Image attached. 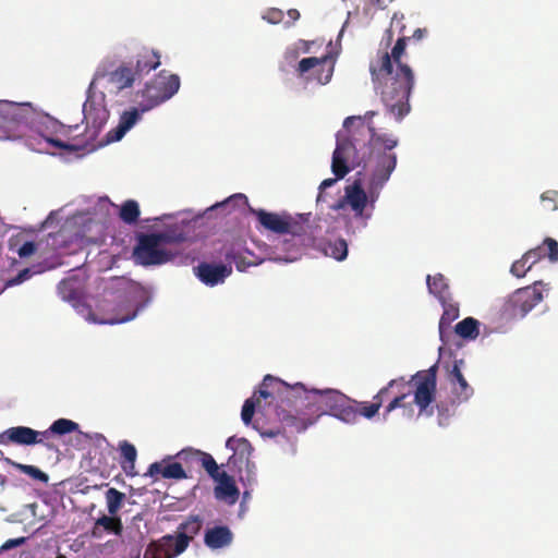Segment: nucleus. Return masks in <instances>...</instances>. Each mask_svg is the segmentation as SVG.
Wrapping results in <instances>:
<instances>
[{"instance_id": "obj_1", "label": "nucleus", "mask_w": 558, "mask_h": 558, "mask_svg": "<svg viewBox=\"0 0 558 558\" xmlns=\"http://www.w3.org/2000/svg\"><path fill=\"white\" fill-rule=\"evenodd\" d=\"M426 35V28H416L412 38L421 40ZM410 39L411 37L403 35L397 39L390 52L378 50L369 62L374 89L380 96L387 112L399 122L411 110L409 99L415 84L413 70L401 61Z\"/></svg>"}, {"instance_id": "obj_2", "label": "nucleus", "mask_w": 558, "mask_h": 558, "mask_svg": "<svg viewBox=\"0 0 558 558\" xmlns=\"http://www.w3.org/2000/svg\"><path fill=\"white\" fill-rule=\"evenodd\" d=\"M369 131L372 134L369 161L375 165L369 178L368 191L365 192L361 180L357 179L345 186L344 195L341 198L330 205V209L335 211L350 207L354 218L363 219L365 222L372 217L374 204L397 167V155L391 150L399 144L398 137L393 134L379 133L371 124Z\"/></svg>"}, {"instance_id": "obj_3", "label": "nucleus", "mask_w": 558, "mask_h": 558, "mask_svg": "<svg viewBox=\"0 0 558 558\" xmlns=\"http://www.w3.org/2000/svg\"><path fill=\"white\" fill-rule=\"evenodd\" d=\"M275 385L280 396L277 416L284 427L301 433L313 425L322 415H331L344 395L336 389H307L302 383L289 385L286 381L266 375L264 386Z\"/></svg>"}, {"instance_id": "obj_4", "label": "nucleus", "mask_w": 558, "mask_h": 558, "mask_svg": "<svg viewBox=\"0 0 558 558\" xmlns=\"http://www.w3.org/2000/svg\"><path fill=\"white\" fill-rule=\"evenodd\" d=\"M437 372L438 365L434 364L416 372L408 380L403 376L389 380L380 389V397L385 398V402L388 401L383 413L384 420L397 409L402 411L403 416L412 418L415 405L418 416H432L437 393Z\"/></svg>"}, {"instance_id": "obj_5", "label": "nucleus", "mask_w": 558, "mask_h": 558, "mask_svg": "<svg viewBox=\"0 0 558 558\" xmlns=\"http://www.w3.org/2000/svg\"><path fill=\"white\" fill-rule=\"evenodd\" d=\"M84 121L86 122V141L81 144L66 143L58 138H45L52 146L68 151H94L104 146V143H96L98 135L109 119V111L102 101H97L88 96L83 105Z\"/></svg>"}, {"instance_id": "obj_6", "label": "nucleus", "mask_w": 558, "mask_h": 558, "mask_svg": "<svg viewBox=\"0 0 558 558\" xmlns=\"http://www.w3.org/2000/svg\"><path fill=\"white\" fill-rule=\"evenodd\" d=\"M203 521L198 515H191L180 523L175 535L167 534L157 541L150 542L143 558H174L182 554L191 541L202 529Z\"/></svg>"}, {"instance_id": "obj_7", "label": "nucleus", "mask_w": 558, "mask_h": 558, "mask_svg": "<svg viewBox=\"0 0 558 558\" xmlns=\"http://www.w3.org/2000/svg\"><path fill=\"white\" fill-rule=\"evenodd\" d=\"M369 121L367 131H369ZM372 134H369L371 136ZM371 137L367 144L357 147L350 138H344L340 134L337 135V145L332 154L331 171L337 178H344L352 169L356 167L369 168L372 171L375 162L369 161Z\"/></svg>"}, {"instance_id": "obj_8", "label": "nucleus", "mask_w": 558, "mask_h": 558, "mask_svg": "<svg viewBox=\"0 0 558 558\" xmlns=\"http://www.w3.org/2000/svg\"><path fill=\"white\" fill-rule=\"evenodd\" d=\"M35 116L31 102L0 100V141L24 138Z\"/></svg>"}, {"instance_id": "obj_9", "label": "nucleus", "mask_w": 558, "mask_h": 558, "mask_svg": "<svg viewBox=\"0 0 558 558\" xmlns=\"http://www.w3.org/2000/svg\"><path fill=\"white\" fill-rule=\"evenodd\" d=\"M185 240L183 233L169 232L141 234L133 251L135 262L143 266L161 265L169 262L173 254L163 247L169 243H181Z\"/></svg>"}, {"instance_id": "obj_10", "label": "nucleus", "mask_w": 558, "mask_h": 558, "mask_svg": "<svg viewBox=\"0 0 558 558\" xmlns=\"http://www.w3.org/2000/svg\"><path fill=\"white\" fill-rule=\"evenodd\" d=\"M142 288L136 283H129L124 294L117 300H105L99 304V310L104 312L100 318H94L99 324H122L132 320L143 307L140 303Z\"/></svg>"}, {"instance_id": "obj_11", "label": "nucleus", "mask_w": 558, "mask_h": 558, "mask_svg": "<svg viewBox=\"0 0 558 558\" xmlns=\"http://www.w3.org/2000/svg\"><path fill=\"white\" fill-rule=\"evenodd\" d=\"M250 211L257 218L259 226L267 231L276 234H290L300 241L306 234L305 225L287 213L277 214L252 207H250Z\"/></svg>"}, {"instance_id": "obj_12", "label": "nucleus", "mask_w": 558, "mask_h": 558, "mask_svg": "<svg viewBox=\"0 0 558 558\" xmlns=\"http://www.w3.org/2000/svg\"><path fill=\"white\" fill-rule=\"evenodd\" d=\"M539 282H535L532 287H525L515 290L505 301L502 305V315L507 318H522L542 300L543 294L536 289Z\"/></svg>"}, {"instance_id": "obj_13", "label": "nucleus", "mask_w": 558, "mask_h": 558, "mask_svg": "<svg viewBox=\"0 0 558 558\" xmlns=\"http://www.w3.org/2000/svg\"><path fill=\"white\" fill-rule=\"evenodd\" d=\"M335 64L331 61L328 54L316 58L308 57L303 58L296 68V72L300 76L313 71V78L317 81V83L325 85L330 82L333 74Z\"/></svg>"}, {"instance_id": "obj_14", "label": "nucleus", "mask_w": 558, "mask_h": 558, "mask_svg": "<svg viewBox=\"0 0 558 558\" xmlns=\"http://www.w3.org/2000/svg\"><path fill=\"white\" fill-rule=\"evenodd\" d=\"M178 92L177 80H172L167 90L161 92L157 88V85L154 80L145 85V88L142 90L141 95L143 100L138 102L141 107V111H148L156 106L165 102L170 99Z\"/></svg>"}, {"instance_id": "obj_15", "label": "nucleus", "mask_w": 558, "mask_h": 558, "mask_svg": "<svg viewBox=\"0 0 558 558\" xmlns=\"http://www.w3.org/2000/svg\"><path fill=\"white\" fill-rule=\"evenodd\" d=\"M174 457L168 456L162 459L160 462H154L149 465L146 476H150L154 478H158L161 476L167 480H184L187 478V473L183 468V463L181 461H172Z\"/></svg>"}, {"instance_id": "obj_16", "label": "nucleus", "mask_w": 558, "mask_h": 558, "mask_svg": "<svg viewBox=\"0 0 558 558\" xmlns=\"http://www.w3.org/2000/svg\"><path fill=\"white\" fill-rule=\"evenodd\" d=\"M194 270L196 277L209 287L222 283L232 272L231 266L209 263H201Z\"/></svg>"}, {"instance_id": "obj_17", "label": "nucleus", "mask_w": 558, "mask_h": 558, "mask_svg": "<svg viewBox=\"0 0 558 558\" xmlns=\"http://www.w3.org/2000/svg\"><path fill=\"white\" fill-rule=\"evenodd\" d=\"M38 430L27 426L10 427L0 433V445L33 446L37 445Z\"/></svg>"}, {"instance_id": "obj_18", "label": "nucleus", "mask_w": 558, "mask_h": 558, "mask_svg": "<svg viewBox=\"0 0 558 558\" xmlns=\"http://www.w3.org/2000/svg\"><path fill=\"white\" fill-rule=\"evenodd\" d=\"M275 395H277V399L280 401V393L277 391V387L275 385L265 387L263 381L259 390L255 392L251 398L246 399L242 407L241 418L244 424L248 425L252 422L256 407H258L260 403V399H275ZM281 397L284 396L281 393Z\"/></svg>"}, {"instance_id": "obj_19", "label": "nucleus", "mask_w": 558, "mask_h": 558, "mask_svg": "<svg viewBox=\"0 0 558 558\" xmlns=\"http://www.w3.org/2000/svg\"><path fill=\"white\" fill-rule=\"evenodd\" d=\"M545 257L553 263L558 262V242L553 238H546L541 245L525 252V260H530L532 266Z\"/></svg>"}, {"instance_id": "obj_20", "label": "nucleus", "mask_w": 558, "mask_h": 558, "mask_svg": "<svg viewBox=\"0 0 558 558\" xmlns=\"http://www.w3.org/2000/svg\"><path fill=\"white\" fill-rule=\"evenodd\" d=\"M232 541L233 534L227 525L209 527L204 535V543L210 549L227 547Z\"/></svg>"}, {"instance_id": "obj_21", "label": "nucleus", "mask_w": 558, "mask_h": 558, "mask_svg": "<svg viewBox=\"0 0 558 558\" xmlns=\"http://www.w3.org/2000/svg\"><path fill=\"white\" fill-rule=\"evenodd\" d=\"M160 65V54L154 49L144 48L136 56L135 71L140 78Z\"/></svg>"}, {"instance_id": "obj_22", "label": "nucleus", "mask_w": 558, "mask_h": 558, "mask_svg": "<svg viewBox=\"0 0 558 558\" xmlns=\"http://www.w3.org/2000/svg\"><path fill=\"white\" fill-rule=\"evenodd\" d=\"M214 480L218 483L215 487V496L219 499H230L231 502H235L239 497V489L233 477L222 471Z\"/></svg>"}, {"instance_id": "obj_23", "label": "nucleus", "mask_w": 558, "mask_h": 558, "mask_svg": "<svg viewBox=\"0 0 558 558\" xmlns=\"http://www.w3.org/2000/svg\"><path fill=\"white\" fill-rule=\"evenodd\" d=\"M136 80H140V77L135 69L128 64H121L109 74V81L116 85L118 89L131 87Z\"/></svg>"}, {"instance_id": "obj_24", "label": "nucleus", "mask_w": 558, "mask_h": 558, "mask_svg": "<svg viewBox=\"0 0 558 558\" xmlns=\"http://www.w3.org/2000/svg\"><path fill=\"white\" fill-rule=\"evenodd\" d=\"M119 450L121 454L120 465L128 476L134 477L137 475L135 470V461L137 458V451L134 445L128 440H123L119 444Z\"/></svg>"}, {"instance_id": "obj_25", "label": "nucleus", "mask_w": 558, "mask_h": 558, "mask_svg": "<svg viewBox=\"0 0 558 558\" xmlns=\"http://www.w3.org/2000/svg\"><path fill=\"white\" fill-rule=\"evenodd\" d=\"M354 403L344 395V401L338 402L337 409H335L331 415L345 423H355L359 418V410Z\"/></svg>"}, {"instance_id": "obj_26", "label": "nucleus", "mask_w": 558, "mask_h": 558, "mask_svg": "<svg viewBox=\"0 0 558 558\" xmlns=\"http://www.w3.org/2000/svg\"><path fill=\"white\" fill-rule=\"evenodd\" d=\"M101 527L108 532L114 533L116 535H121L123 531L121 520L116 517L102 515L99 519H97L93 527L92 535L94 537H101Z\"/></svg>"}, {"instance_id": "obj_27", "label": "nucleus", "mask_w": 558, "mask_h": 558, "mask_svg": "<svg viewBox=\"0 0 558 558\" xmlns=\"http://www.w3.org/2000/svg\"><path fill=\"white\" fill-rule=\"evenodd\" d=\"M444 306V313L439 320V332L440 338L444 341V333L446 329L450 328L452 322H454L459 317V305L454 303L446 302L445 300H440Z\"/></svg>"}, {"instance_id": "obj_28", "label": "nucleus", "mask_w": 558, "mask_h": 558, "mask_svg": "<svg viewBox=\"0 0 558 558\" xmlns=\"http://www.w3.org/2000/svg\"><path fill=\"white\" fill-rule=\"evenodd\" d=\"M478 326V320L473 317H466L456 325L454 331L463 339L474 340L480 335Z\"/></svg>"}, {"instance_id": "obj_29", "label": "nucleus", "mask_w": 558, "mask_h": 558, "mask_svg": "<svg viewBox=\"0 0 558 558\" xmlns=\"http://www.w3.org/2000/svg\"><path fill=\"white\" fill-rule=\"evenodd\" d=\"M203 451L194 449V448H186L181 450L175 454V458L183 463V468L185 471H193L197 468H199L201 459H202Z\"/></svg>"}, {"instance_id": "obj_30", "label": "nucleus", "mask_w": 558, "mask_h": 558, "mask_svg": "<svg viewBox=\"0 0 558 558\" xmlns=\"http://www.w3.org/2000/svg\"><path fill=\"white\" fill-rule=\"evenodd\" d=\"M428 291L437 296L439 300H445L446 293L448 292L447 279L441 274L435 276L428 275L426 278Z\"/></svg>"}, {"instance_id": "obj_31", "label": "nucleus", "mask_w": 558, "mask_h": 558, "mask_svg": "<svg viewBox=\"0 0 558 558\" xmlns=\"http://www.w3.org/2000/svg\"><path fill=\"white\" fill-rule=\"evenodd\" d=\"M140 214L138 203L134 199H128L121 205L119 217L123 222L134 225L137 222Z\"/></svg>"}, {"instance_id": "obj_32", "label": "nucleus", "mask_w": 558, "mask_h": 558, "mask_svg": "<svg viewBox=\"0 0 558 558\" xmlns=\"http://www.w3.org/2000/svg\"><path fill=\"white\" fill-rule=\"evenodd\" d=\"M385 402V398L380 397V390L374 396L373 402H357L359 417L364 416L368 420L373 418Z\"/></svg>"}, {"instance_id": "obj_33", "label": "nucleus", "mask_w": 558, "mask_h": 558, "mask_svg": "<svg viewBox=\"0 0 558 558\" xmlns=\"http://www.w3.org/2000/svg\"><path fill=\"white\" fill-rule=\"evenodd\" d=\"M125 499V494L118 490L117 488H109L106 492V502L108 512L111 515H114L122 507V504Z\"/></svg>"}, {"instance_id": "obj_34", "label": "nucleus", "mask_w": 558, "mask_h": 558, "mask_svg": "<svg viewBox=\"0 0 558 558\" xmlns=\"http://www.w3.org/2000/svg\"><path fill=\"white\" fill-rule=\"evenodd\" d=\"M452 386V393L459 402L468 401L473 395V388L469 385L464 376L450 384Z\"/></svg>"}, {"instance_id": "obj_35", "label": "nucleus", "mask_w": 558, "mask_h": 558, "mask_svg": "<svg viewBox=\"0 0 558 558\" xmlns=\"http://www.w3.org/2000/svg\"><path fill=\"white\" fill-rule=\"evenodd\" d=\"M325 253L337 260H343L348 255V244L343 239L327 243Z\"/></svg>"}, {"instance_id": "obj_36", "label": "nucleus", "mask_w": 558, "mask_h": 558, "mask_svg": "<svg viewBox=\"0 0 558 558\" xmlns=\"http://www.w3.org/2000/svg\"><path fill=\"white\" fill-rule=\"evenodd\" d=\"M226 447L240 453L241 457H248L253 450L251 442L246 438H236L234 436L228 438Z\"/></svg>"}, {"instance_id": "obj_37", "label": "nucleus", "mask_w": 558, "mask_h": 558, "mask_svg": "<svg viewBox=\"0 0 558 558\" xmlns=\"http://www.w3.org/2000/svg\"><path fill=\"white\" fill-rule=\"evenodd\" d=\"M78 424L68 420V418H59L54 421L50 426V432L56 435H65L78 429Z\"/></svg>"}, {"instance_id": "obj_38", "label": "nucleus", "mask_w": 558, "mask_h": 558, "mask_svg": "<svg viewBox=\"0 0 558 558\" xmlns=\"http://www.w3.org/2000/svg\"><path fill=\"white\" fill-rule=\"evenodd\" d=\"M14 465L22 473L31 476L32 478H34L36 481L47 483L49 480L48 474H46L45 472H43L40 469H38L35 465L21 464V463H15Z\"/></svg>"}, {"instance_id": "obj_39", "label": "nucleus", "mask_w": 558, "mask_h": 558, "mask_svg": "<svg viewBox=\"0 0 558 558\" xmlns=\"http://www.w3.org/2000/svg\"><path fill=\"white\" fill-rule=\"evenodd\" d=\"M199 468L205 469L213 480L217 478V476L221 474L219 466L213 456L204 451L202 453Z\"/></svg>"}, {"instance_id": "obj_40", "label": "nucleus", "mask_w": 558, "mask_h": 558, "mask_svg": "<svg viewBox=\"0 0 558 558\" xmlns=\"http://www.w3.org/2000/svg\"><path fill=\"white\" fill-rule=\"evenodd\" d=\"M141 113L143 112L137 108L124 111L120 117L119 125L129 131L140 120Z\"/></svg>"}, {"instance_id": "obj_41", "label": "nucleus", "mask_w": 558, "mask_h": 558, "mask_svg": "<svg viewBox=\"0 0 558 558\" xmlns=\"http://www.w3.org/2000/svg\"><path fill=\"white\" fill-rule=\"evenodd\" d=\"M541 204L545 211H555L558 209V192L548 190L541 195Z\"/></svg>"}, {"instance_id": "obj_42", "label": "nucleus", "mask_w": 558, "mask_h": 558, "mask_svg": "<svg viewBox=\"0 0 558 558\" xmlns=\"http://www.w3.org/2000/svg\"><path fill=\"white\" fill-rule=\"evenodd\" d=\"M177 80V86L178 89L180 88V77L177 74H167L166 71H161L155 78V83L157 85V88H159L161 92H165L168 89L170 83H172V80Z\"/></svg>"}, {"instance_id": "obj_43", "label": "nucleus", "mask_w": 558, "mask_h": 558, "mask_svg": "<svg viewBox=\"0 0 558 558\" xmlns=\"http://www.w3.org/2000/svg\"><path fill=\"white\" fill-rule=\"evenodd\" d=\"M533 266L530 265V260H525V253L523 256L515 260L510 268V272L517 277L522 278L526 275V272L532 268Z\"/></svg>"}, {"instance_id": "obj_44", "label": "nucleus", "mask_w": 558, "mask_h": 558, "mask_svg": "<svg viewBox=\"0 0 558 558\" xmlns=\"http://www.w3.org/2000/svg\"><path fill=\"white\" fill-rule=\"evenodd\" d=\"M39 246L40 243L37 244L33 241H27L20 246L17 254L21 258L29 257L38 251Z\"/></svg>"}, {"instance_id": "obj_45", "label": "nucleus", "mask_w": 558, "mask_h": 558, "mask_svg": "<svg viewBox=\"0 0 558 558\" xmlns=\"http://www.w3.org/2000/svg\"><path fill=\"white\" fill-rule=\"evenodd\" d=\"M375 116H376V112H375V111H367V112L365 113L364 118H362V117H360V116H359V117H355V116L348 117V118H345V119H344V121H343V128H344L347 131H349L350 126H351L354 122H356V121H359V122L361 123V125H364V120H365V119L371 120V119H372L373 117H375Z\"/></svg>"}, {"instance_id": "obj_46", "label": "nucleus", "mask_w": 558, "mask_h": 558, "mask_svg": "<svg viewBox=\"0 0 558 558\" xmlns=\"http://www.w3.org/2000/svg\"><path fill=\"white\" fill-rule=\"evenodd\" d=\"M283 16H284V13L282 10L272 8L266 12V14L264 15V19L271 24H278V23L282 22Z\"/></svg>"}, {"instance_id": "obj_47", "label": "nucleus", "mask_w": 558, "mask_h": 558, "mask_svg": "<svg viewBox=\"0 0 558 558\" xmlns=\"http://www.w3.org/2000/svg\"><path fill=\"white\" fill-rule=\"evenodd\" d=\"M128 131L124 130L122 126H120L118 124V126L111 131H109L106 135V141L102 142L104 145L105 144H108V143H112V142H117V141H120L124 134L126 133Z\"/></svg>"}, {"instance_id": "obj_48", "label": "nucleus", "mask_w": 558, "mask_h": 558, "mask_svg": "<svg viewBox=\"0 0 558 558\" xmlns=\"http://www.w3.org/2000/svg\"><path fill=\"white\" fill-rule=\"evenodd\" d=\"M463 360H456L453 362L452 368L449 371L448 380L449 383H453V380H458L461 376H463L461 372V366L463 365Z\"/></svg>"}, {"instance_id": "obj_49", "label": "nucleus", "mask_w": 558, "mask_h": 558, "mask_svg": "<svg viewBox=\"0 0 558 558\" xmlns=\"http://www.w3.org/2000/svg\"><path fill=\"white\" fill-rule=\"evenodd\" d=\"M404 15L402 13H395L391 19L390 32L397 29L399 34L404 32L405 25L403 23Z\"/></svg>"}, {"instance_id": "obj_50", "label": "nucleus", "mask_w": 558, "mask_h": 558, "mask_svg": "<svg viewBox=\"0 0 558 558\" xmlns=\"http://www.w3.org/2000/svg\"><path fill=\"white\" fill-rule=\"evenodd\" d=\"M340 178H333V179H326L324 180L320 185H319V193L317 195V203H324L326 202V194L324 193V191L327 189V187H330L332 186L337 180H339Z\"/></svg>"}, {"instance_id": "obj_51", "label": "nucleus", "mask_w": 558, "mask_h": 558, "mask_svg": "<svg viewBox=\"0 0 558 558\" xmlns=\"http://www.w3.org/2000/svg\"><path fill=\"white\" fill-rule=\"evenodd\" d=\"M26 537L22 536V537H17V538H10L8 541H5L1 547H0V551H7V550H10L12 548H15V547H19V546H22L26 543Z\"/></svg>"}, {"instance_id": "obj_52", "label": "nucleus", "mask_w": 558, "mask_h": 558, "mask_svg": "<svg viewBox=\"0 0 558 558\" xmlns=\"http://www.w3.org/2000/svg\"><path fill=\"white\" fill-rule=\"evenodd\" d=\"M33 272L29 268L21 270L14 278L8 281L9 286H15L24 282L32 277Z\"/></svg>"}, {"instance_id": "obj_53", "label": "nucleus", "mask_w": 558, "mask_h": 558, "mask_svg": "<svg viewBox=\"0 0 558 558\" xmlns=\"http://www.w3.org/2000/svg\"><path fill=\"white\" fill-rule=\"evenodd\" d=\"M238 202H242L243 204L247 203V197L243 194H235L231 197H229L225 203H222V206H229L231 204H235Z\"/></svg>"}, {"instance_id": "obj_54", "label": "nucleus", "mask_w": 558, "mask_h": 558, "mask_svg": "<svg viewBox=\"0 0 558 558\" xmlns=\"http://www.w3.org/2000/svg\"><path fill=\"white\" fill-rule=\"evenodd\" d=\"M70 286H71V281H69V280H62L59 283L58 289H59V292L63 295V298H72L71 293H69L68 295L65 294V291L69 289Z\"/></svg>"}, {"instance_id": "obj_55", "label": "nucleus", "mask_w": 558, "mask_h": 558, "mask_svg": "<svg viewBox=\"0 0 558 558\" xmlns=\"http://www.w3.org/2000/svg\"><path fill=\"white\" fill-rule=\"evenodd\" d=\"M287 14L290 17V20L292 21V22H287L286 23L287 26H291L292 23H294L295 21H298L300 19V12L296 9L288 10Z\"/></svg>"}, {"instance_id": "obj_56", "label": "nucleus", "mask_w": 558, "mask_h": 558, "mask_svg": "<svg viewBox=\"0 0 558 558\" xmlns=\"http://www.w3.org/2000/svg\"><path fill=\"white\" fill-rule=\"evenodd\" d=\"M52 432H50V427L47 430L38 432V436L36 437L37 444H44V440L47 439Z\"/></svg>"}, {"instance_id": "obj_57", "label": "nucleus", "mask_w": 558, "mask_h": 558, "mask_svg": "<svg viewBox=\"0 0 558 558\" xmlns=\"http://www.w3.org/2000/svg\"><path fill=\"white\" fill-rule=\"evenodd\" d=\"M233 260L235 263V266H236V269L239 271H243L245 270L246 266H248L250 264H245L244 260L242 258H238L236 256H233Z\"/></svg>"}, {"instance_id": "obj_58", "label": "nucleus", "mask_w": 558, "mask_h": 558, "mask_svg": "<svg viewBox=\"0 0 558 558\" xmlns=\"http://www.w3.org/2000/svg\"><path fill=\"white\" fill-rule=\"evenodd\" d=\"M377 5L380 8H386L389 3H391L393 0H375Z\"/></svg>"}, {"instance_id": "obj_59", "label": "nucleus", "mask_w": 558, "mask_h": 558, "mask_svg": "<svg viewBox=\"0 0 558 558\" xmlns=\"http://www.w3.org/2000/svg\"><path fill=\"white\" fill-rule=\"evenodd\" d=\"M3 490H4V486H3V484H1V485H0V493H1V492H3ZM0 509L4 511V510H5V507H4V506H2V505H0Z\"/></svg>"}, {"instance_id": "obj_60", "label": "nucleus", "mask_w": 558, "mask_h": 558, "mask_svg": "<svg viewBox=\"0 0 558 558\" xmlns=\"http://www.w3.org/2000/svg\"><path fill=\"white\" fill-rule=\"evenodd\" d=\"M56 558H66L64 555H58Z\"/></svg>"}, {"instance_id": "obj_61", "label": "nucleus", "mask_w": 558, "mask_h": 558, "mask_svg": "<svg viewBox=\"0 0 558 558\" xmlns=\"http://www.w3.org/2000/svg\"><path fill=\"white\" fill-rule=\"evenodd\" d=\"M52 267H54L53 264H50L49 266H47V268H52Z\"/></svg>"}]
</instances>
